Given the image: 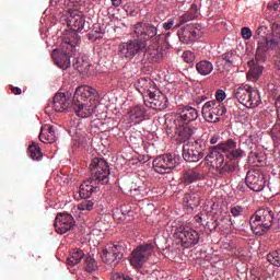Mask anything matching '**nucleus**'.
<instances>
[{
	"label": "nucleus",
	"instance_id": "nucleus-1",
	"mask_svg": "<svg viewBox=\"0 0 280 280\" xmlns=\"http://www.w3.org/2000/svg\"><path fill=\"white\" fill-rule=\"evenodd\" d=\"M91 177L84 180L79 188V196L86 200L91 198L100 187L97 185H106L108 176H110V168L108 162L104 159L94 158L90 164Z\"/></svg>",
	"mask_w": 280,
	"mask_h": 280
},
{
	"label": "nucleus",
	"instance_id": "nucleus-2",
	"mask_svg": "<svg viewBox=\"0 0 280 280\" xmlns=\"http://www.w3.org/2000/svg\"><path fill=\"white\" fill-rule=\"evenodd\" d=\"M271 31L272 35L270 39L267 37H260L258 39L255 58L248 65H264L268 60V54L273 51L276 54L275 63L280 70V25L272 24Z\"/></svg>",
	"mask_w": 280,
	"mask_h": 280
},
{
	"label": "nucleus",
	"instance_id": "nucleus-3",
	"mask_svg": "<svg viewBox=\"0 0 280 280\" xmlns=\"http://www.w3.org/2000/svg\"><path fill=\"white\" fill-rule=\"evenodd\" d=\"M98 97L100 94L97 93V90L89 85H81L77 88L72 98V106L75 115L83 119L91 117L97 108Z\"/></svg>",
	"mask_w": 280,
	"mask_h": 280
},
{
	"label": "nucleus",
	"instance_id": "nucleus-4",
	"mask_svg": "<svg viewBox=\"0 0 280 280\" xmlns=\"http://www.w3.org/2000/svg\"><path fill=\"white\" fill-rule=\"evenodd\" d=\"M275 224V211L270 208L258 209L249 219V226L255 235H266Z\"/></svg>",
	"mask_w": 280,
	"mask_h": 280
},
{
	"label": "nucleus",
	"instance_id": "nucleus-5",
	"mask_svg": "<svg viewBox=\"0 0 280 280\" xmlns=\"http://www.w3.org/2000/svg\"><path fill=\"white\" fill-rule=\"evenodd\" d=\"M224 154L219 151L215 147L209 149L208 154L206 155V161L212 164L215 167V171L221 176H226V174H233L237 170V163L233 160H224Z\"/></svg>",
	"mask_w": 280,
	"mask_h": 280
},
{
	"label": "nucleus",
	"instance_id": "nucleus-6",
	"mask_svg": "<svg viewBox=\"0 0 280 280\" xmlns=\"http://www.w3.org/2000/svg\"><path fill=\"white\" fill-rule=\"evenodd\" d=\"M234 97L246 108H257L261 104L259 91L250 85H245L234 90Z\"/></svg>",
	"mask_w": 280,
	"mask_h": 280
},
{
	"label": "nucleus",
	"instance_id": "nucleus-7",
	"mask_svg": "<svg viewBox=\"0 0 280 280\" xmlns=\"http://www.w3.org/2000/svg\"><path fill=\"white\" fill-rule=\"evenodd\" d=\"M202 117L210 124H218L220 117L226 115V107L218 101H208L201 109Z\"/></svg>",
	"mask_w": 280,
	"mask_h": 280
},
{
	"label": "nucleus",
	"instance_id": "nucleus-8",
	"mask_svg": "<svg viewBox=\"0 0 280 280\" xmlns=\"http://www.w3.org/2000/svg\"><path fill=\"white\" fill-rule=\"evenodd\" d=\"M205 150H207V143L202 139H197L191 144H186L183 148V159L188 163H198L205 158Z\"/></svg>",
	"mask_w": 280,
	"mask_h": 280
},
{
	"label": "nucleus",
	"instance_id": "nucleus-9",
	"mask_svg": "<svg viewBox=\"0 0 280 280\" xmlns=\"http://www.w3.org/2000/svg\"><path fill=\"white\" fill-rule=\"evenodd\" d=\"M133 33L136 37L142 43H145V40H152V43H159L161 40V36L158 35L159 30L153 24H148L143 22H138L133 26Z\"/></svg>",
	"mask_w": 280,
	"mask_h": 280
},
{
	"label": "nucleus",
	"instance_id": "nucleus-10",
	"mask_svg": "<svg viewBox=\"0 0 280 280\" xmlns=\"http://www.w3.org/2000/svg\"><path fill=\"white\" fill-rule=\"evenodd\" d=\"M148 47V44L140 39H130L126 43H122L118 46V54L120 58L126 60H132L137 54H141L143 49Z\"/></svg>",
	"mask_w": 280,
	"mask_h": 280
},
{
	"label": "nucleus",
	"instance_id": "nucleus-11",
	"mask_svg": "<svg viewBox=\"0 0 280 280\" xmlns=\"http://www.w3.org/2000/svg\"><path fill=\"white\" fill-rule=\"evenodd\" d=\"M154 253V245L152 243H147L138 246L131 253L130 264L133 268H143V264L150 259Z\"/></svg>",
	"mask_w": 280,
	"mask_h": 280
},
{
	"label": "nucleus",
	"instance_id": "nucleus-12",
	"mask_svg": "<svg viewBox=\"0 0 280 280\" xmlns=\"http://www.w3.org/2000/svg\"><path fill=\"white\" fill-rule=\"evenodd\" d=\"M198 19V5L191 4L190 9L184 13L178 19V23H176V18L168 19L166 22L163 23V30H178L180 25H185V23H189V21H194Z\"/></svg>",
	"mask_w": 280,
	"mask_h": 280
},
{
	"label": "nucleus",
	"instance_id": "nucleus-13",
	"mask_svg": "<svg viewBox=\"0 0 280 280\" xmlns=\"http://www.w3.org/2000/svg\"><path fill=\"white\" fill-rule=\"evenodd\" d=\"M124 246L121 245H115L113 243L107 244L102 255L104 264L117 266V264L124 259Z\"/></svg>",
	"mask_w": 280,
	"mask_h": 280
},
{
	"label": "nucleus",
	"instance_id": "nucleus-14",
	"mask_svg": "<svg viewBox=\"0 0 280 280\" xmlns=\"http://www.w3.org/2000/svg\"><path fill=\"white\" fill-rule=\"evenodd\" d=\"M213 148H217L219 152H223V154H225V159L229 161H236V159H242V154H244V151L237 148V142L231 138L223 143L214 145Z\"/></svg>",
	"mask_w": 280,
	"mask_h": 280
},
{
	"label": "nucleus",
	"instance_id": "nucleus-15",
	"mask_svg": "<svg viewBox=\"0 0 280 280\" xmlns=\"http://www.w3.org/2000/svg\"><path fill=\"white\" fill-rule=\"evenodd\" d=\"M177 238L184 248H191L200 242V234L191 228H179L177 230Z\"/></svg>",
	"mask_w": 280,
	"mask_h": 280
},
{
	"label": "nucleus",
	"instance_id": "nucleus-16",
	"mask_svg": "<svg viewBox=\"0 0 280 280\" xmlns=\"http://www.w3.org/2000/svg\"><path fill=\"white\" fill-rule=\"evenodd\" d=\"M176 167V159L172 154H163L153 160L156 174H170Z\"/></svg>",
	"mask_w": 280,
	"mask_h": 280
},
{
	"label": "nucleus",
	"instance_id": "nucleus-17",
	"mask_svg": "<svg viewBox=\"0 0 280 280\" xmlns=\"http://www.w3.org/2000/svg\"><path fill=\"white\" fill-rule=\"evenodd\" d=\"M245 183L252 191H264L266 177L261 174V171L254 168L247 172Z\"/></svg>",
	"mask_w": 280,
	"mask_h": 280
},
{
	"label": "nucleus",
	"instance_id": "nucleus-18",
	"mask_svg": "<svg viewBox=\"0 0 280 280\" xmlns=\"http://www.w3.org/2000/svg\"><path fill=\"white\" fill-rule=\"evenodd\" d=\"M198 109L189 105L179 107L175 115V124L194 125V121L198 119Z\"/></svg>",
	"mask_w": 280,
	"mask_h": 280
},
{
	"label": "nucleus",
	"instance_id": "nucleus-19",
	"mask_svg": "<svg viewBox=\"0 0 280 280\" xmlns=\"http://www.w3.org/2000/svg\"><path fill=\"white\" fill-rule=\"evenodd\" d=\"M73 226H75L73 215L68 212L57 214L55 219V231L59 233V235H65V233L71 231Z\"/></svg>",
	"mask_w": 280,
	"mask_h": 280
},
{
	"label": "nucleus",
	"instance_id": "nucleus-20",
	"mask_svg": "<svg viewBox=\"0 0 280 280\" xmlns=\"http://www.w3.org/2000/svg\"><path fill=\"white\" fill-rule=\"evenodd\" d=\"M75 51V45L71 42L62 43V54L55 60L59 69L67 70L71 67V56Z\"/></svg>",
	"mask_w": 280,
	"mask_h": 280
},
{
	"label": "nucleus",
	"instance_id": "nucleus-21",
	"mask_svg": "<svg viewBox=\"0 0 280 280\" xmlns=\"http://www.w3.org/2000/svg\"><path fill=\"white\" fill-rule=\"evenodd\" d=\"M67 12L70 14L69 23L72 25V30L74 32H82L84 30V18L78 14L79 11L75 9V4L73 2L68 3Z\"/></svg>",
	"mask_w": 280,
	"mask_h": 280
},
{
	"label": "nucleus",
	"instance_id": "nucleus-22",
	"mask_svg": "<svg viewBox=\"0 0 280 280\" xmlns=\"http://www.w3.org/2000/svg\"><path fill=\"white\" fill-rule=\"evenodd\" d=\"M198 130L194 125H187L183 122H175V135L177 136L178 141L186 143L189 141Z\"/></svg>",
	"mask_w": 280,
	"mask_h": 280
},
{
	"label": "nucleus",
	"instance_id": "nucleus-23",
	"mask_svg": "<svg viewBox=\"0 0 280 280\" xmlns=\"http://www.w3.org/2000/svg\"><path fill=\"white\" fill-rule=\"evenodd\" d=\"M163 56H165V50L159 46V43H153L144 51V58L148 62H161Z\"/></svg>",
	"mask_w": 280,
	"mask_h": 280
},
{
	"label": "nucleus",
	"instance_id": "nucleus-24",
	"mask_svg": "<svg viewBox=\"0 0 280 280\" xmlns=\"http://www.w3.org/2000/svg\"><path fill=\"white\" fill-rule=\"evenodd\" d=\"M149 100L150 108L154 110H165L167 108V97L161 94V92L150 91Z\"/></svg>",
	"mask_w": 280,
	"mask_h": 280
},
{
	"label": "nucleus",
	"instance_id": "nucleus-25",
	"mask_svg": "<svg viewBox=\"0 0 280 280\" xmlns=\"http://www.w3.org/2000/svg\"><path fill=\"white\" fill-rule=\"evenodd\" d=\"M48 106L54 108L56 113H65V110L69 108V100H67V95L65 93H57Z\"/></svg>",
	"mask_w": 280,
	"mask_h": 280
},
{
	"label": "nucleus",
	"instance_id": "nucleus-26",
	"mask_svg": "<svg viewBox=\"0 0 280 280\" xmlns=\"http://www.w3.org/2000/svg\"><path fill=\"white\" fill-rule=\"evenodd\" d=\"M177 36L180 43H184V45H189V43H194V40H196L198 33H196L194 26H186L177 32Z\"/></svg>",
	"mask_w": 280,
	"mask_h": 280
},
{
	"label": "nucleus",
	"instance_id": "nucleus-27",
	"mask_svg": "<svg viewBox=\"0 0 280 280\" xmlns=\"http://www.w3.org/2000/svg\"><path fill=\"white\" fill-rule=\"evenodd\" d=\"M145 113H148L145 106L137 105L130 107L127 115L129 117V121H135V124H139L140 121H143V119L145 118Z\"/></svg>",
	"mask_w": 280,
	"mask_h": 280
},
{
	"label": "nucleus",
	"instance_id": "nucleus-28",
	"mask_svg": "<svg viewBox=\"0 0 280 280\" xmlns=\"http://www.w3.org/2000/svg\"><path fill=\"white\" fill-rule=\"evenodd\" d=\"M39 140L42 143H56V131H54V126L44 125L39 133Z\"/></svg>",
	"mask_w": 280,
	"mask_h": 280
},
{
	"label": "nucleus",
	"instance_id": "nucleus-29",
	"mask_svg": "<svg viewBox=\"0 0 280 280\" xmlns=\"http://www.w3.org/2000/svg\"><path fill=\"white\" fill-rule=\"evenodd\" d=\"M197 180H202V173H200L198 168L184 172L182 177V183H184V185H191V183H196Z\"/></svg>",
	"mask_w": 280,
	"mask_h": 280
},
{
	"label": "nucleus",
	"instance_id": "nucleus-30",
	"mask_svg": "<svg viewBox=\"0 0 280 280\" xmlns=\"http://www.w3.org/2000/svg\"><path fill=\"white\" fill-rule=\"evenodd\" d=\"M183 205L188 209H196L200 206V196L196 192L186 194L183 198Z\"/></svg>",
	"mask_w": 280,
	"mask_h": 280
},
{
	"label": "nucleus",
	"instance_id": "nucleus-31",
	"mask_svg": "<svg viewBox=\"0 0 280 280\" xmlns=\"http://www.w3.org/2000/svg\"><path fill=\"white\" fill-rule=\"evenodd\" d=\"M73 145L77 148H84L91 141V138L86 135V132L77 129L75 135L72 138Z\"/></svg>",
	"mask_w": 280,
	"mask_h": 280
},
{
	"label": "nucleus",
	"instance_id": "nucleus-32",
	"mask_svg": "<svg viewBox=\"0 0 280 280\" xmlns=\"http://www.w3.org/2000/svg\"><path fill=\"white\" fill-rule=\"evenodd\" d=\"M196 71L199 73V75H210V73L213 71V63L209 60H201L196 63Z\"/></svg>",
	"mask_w": 280,
	"mask_h": 280
},
{
	"label": "nucleus",
	"instance_id": "nucleus-33",
	"mask_svg": "<svg viewBox=\"0 0 280 280\" xmlns=\"http://www.w3.org/2000/svg\"><path fill=\"white\" fill-rule=\"evenodd\" d=\"M137 86L139 91L142 89V91H147L148 95H150V91H154V86H156V84H154V81L150 78H140L138 79Z\"/></svg>",
	"mask_w": 280,
	"mask_h": 280
},
{
	"label": "nucleus",
	"instance_id": "nucleus-34",
	"mask_svg": "<svg viewBox=\"0 0 280 280\" xmlns=\"http://www.w3.org/2000/svg\"><path fill=\"white\" fill-rule=\"evenodd\" d=\"M28 153L33 161H40L43 159V151H40V147L36 142L28 145Z\"/></svg>",
	"mask_w": 280,
	"mask_h": 280
},
{
	"label": "nucleus",
	"instance_id": "nucleus-35",
	"mask_svg": "<svg viewBox=\"0 0 280 280\" xmlns=\"http://www.w3.org/2000/svg\"><path fill=\"white\" fill-rule=\"evenodd\" d=\"M83 257H84V252H82L81 249L73 250L67 259L68 266H78V264L82 261Z\"/></svg>",
	"mask_w": 280,
	"mask_h": 280
},
{
	"label": "nucleus",
	"instance_id": "nucleus-36",
	"mask_svg": "<svg viewBox=\"0 0 280 280\" xmlns=\"http://www.w3.org/2000/svg\"><path fill=\"white\" fill-rule=\"evenodd\" d=\"M267 260L269 264L280 267V249L269 253L267 255Z\"/></svg>",
	"mask_w": 280,
	"mask_h": 280
},
{
	"label": "nucleus",
	"instance_id": "nucleus-37",
	"mask_svg": "<svg viewBox=\"0 0 280 280\" xmlns=\"http://www.w3.org/2000/svg\"><path fill=\"white\" fill-rule=\"evenodd\" d=\"M223 60H225V65H235L237 62V56L236 54L233 52H225L222 55Z\"/></svg>",
	"mask_w": 280,
	"mask_h": 280
},
{
	"label": "nucleus",
	"instance_id": "nucleus-38",
	"mask_svg": "<svg viewBox=\"0 0 280 280\" xmlns=\"http://www.w3.org/2000/svg\"><path fill=\"white\" fill-rule=\"evenodd\" d=\"M230 213L232 218H240L241 215H244V207L232 206L230 209Z\"/></svg>",
	"mask_w": 280,
	"mask_h": 280
},
{
	"label": "nucleus",
	"instance_id": "nucleus-39",
	"mask_svg": "<svg viewBox=\"0 0 280 280\" xmlns=\"http://www.w3.org/2000/svg\"><path fill=\"white\" fill-rule=\"evenodd\" d=\"M95 203L92 200H83L79 203L80 211H93Z\"/></svg>",
	"mask_w": 280,
	"mask_h": 280
},
{
	"label": "nucleus",
	"instance_id": "nucleus-40",
	"mask_svg": "<svg viewBox=\"0 0 280 280\" xmlns=\"http://www.w3.org/2000/svg\"><path fill=\"white\" fill-rule=\"evenodd\" d=\"M182 58L185 60V62L190 65L194 62V60H196V55L191 50H186L183 52Z\"/></svg>",
	"mask_w": 280,
	"mask_h": 280
},
{
	"label": "nucleus",
	"instance_id": "nucleus-41",
	"mask_svg": "<svg viewBox=\"0 0 280 280\" xmlns=\"http://www.w3.org/2000/svg\"><path fill=\"white\" fill-rule=\"evenodd\" d=\"M96 265H95V259H93L91 256L85 258V270L88 272H93L95 270Z\"/></svg>",
	"mask_w": 280,
	"mask_h": 280
},
{
	"label": "nucleus",
	"instance_id": "nucleus-42",
	"mask_svg": "<svg viewBox=\"0 0 280 280\" xmlns=\"http://www.w3.org/2000/svg\"><path fill=\"white\" fill-rule=\"evenodd\" d=\"M241 35L244 40H250V38H253V31H250L248 27H243L241 30Z\"/></svg>",
	"mask_w": 280,
	"mask_h": 280
},
{
	"label": "nucleus",
	"instance_id": "nucleus-43",
	"mask_svg": "<svg viewBox=\"0 0 280 280\" xmlns=\"http://www.w3.org/2000/svg\"><path fill=\"white\" fill-rule=\"evenodd\" d=\"M135 196H139L140 198H143L148 196V189H145V186H139L138 188L133 189Z\"/></svg>",
	"mask_w": 280,
	"mask_h": 280
},
{
	"label": "nucleus",
	"instance_id": "nucleus-44",
	"mask_svg": "<svg viewBox=\"0 0 280 280\" xmlns=\"http://www.w3.org/2000/svg\"><path fill=\"white\" fill-rule=\"evenodd\" d=\"M215 100L219 104H222L226 100V93L223 90H218L215 92Z\"/></svg>",
	"mask_w": 280,
	"mask_h": 280
},
{
	"label": "nucleus",
	"instance_id": "nucleus-45",
	"mask_svg": "<svg viewBox=\"0 0 280 280\" xmlns=\"http://www.w3.org/2000/svg\"><path fill=\"white\" fill-rule=\"evenodd\" d=\"M112 280H135V279L122 273H114L112 277Z\"/></svg>",
	"mask_w": 280,
	"mask_h": 280
},
{
	"label": "nucleus",
	"instance_id": "nucleus-46",
	"mask_svg": "<svg viewBox=\"0 0 280 280\" xmlns=\"http://www.w3.org/2000/svg\"><path fill=\"white\" fill-rule=\"evenodd\" d=\"M11 92L13 93V95H21V93H23V91L21 90V88H16L14 85H9Z\"/></svg>",
	"mask_w": 280,
	"mask_h": 280
},
{
	"label": "nucleus",
	"instance_id": "nucleus-47",
	"mask_svg": "<svg viewBox=\"0 0 280 280\" xmlns=\"http://www.w3.org/2000/svg\"><path fill=\"white\" fill-rule=\"evenodd\" d=\"M218 141H220V135H213V136L210 138V143H211V145H215V143H218Z\"/></svg>",
	"mask_w": 280,
	"mask_h": 280
},
{
	"label": "nucleus",
	"instance_id": "nucleus-48",
	"mask_svg": "<svg viewBox=\"0 0 280 280\" xmlns=\"http://www.w3.org/2000/svg\"><path fill=\"white\" fill-rule=\"evenodd\" d=\"M74 69H77V71H82V66H80V59H77V62L73 63Z\"/></svg>",
	"mask_w": 280,
	"mask_h": 280
},
{
	"label": "nucleus",
	"instance_id": "nucleus-49",
	"mask_svg": "<svg viewBox=\"0 0 280 280\" xmlns=\"http://www.w3.org/2000/svg\"><path fill=\"white\" fill-rule=\"evenodd\" d=\"M112 5H115V8H119L121 5V0H112Z\"/></svg>",
	"mask_w": 280,
	"mask_h": 280
},
{
	"label": "nucleus",
	"instance_id": "nucleus-50",
	"mask_svg": "<svg viewBox=\"0 0 280 280\" xmlns=\"http://www.w3.org/2000/svg\"><path fill=\"white\" fill-rule=\"evenodd\" d=\"M273 10L275 12H277V10H280V0L273 2Z\"/></svg>",
	"mask_w": 280,
	"mask_h": 280
},
{
	"label": "nucleus",
	"instance_id": "nucleus-51",
	"mask_svg": "<svg viewBox=\"0 0 280 280\" xmlns=\"http://www.w3.org/2000/svg\"><path fill=\"white\" fill-rule=\"evenodd\" d=\"M172 36V33H166L165 35H164V40H165V43L167 44V45H170V37Z\"/></svg>",
	"mask_w": 280,
	"mask_h": 280
},
{
	"label": "nucleus",
	"instance_id": "nucleus-52",
	"mask_svg": "<svg viewBox=\"0 0 280 280\" xmlns=\"http://www.w3.org/2000/svg\"><path fill=\"white\" fill-rule=\"evenodd\" d=\"M273 8H275V2H269V3L267 4V9H268V10H273Z\"/></svg>",
	"mask_w": 280,
	"mask_h": 280
},
{
	"label": "nucleus",
	"instance_id": "nucleus-53",
	"mask_svg": "<svg viewBox=\"0 0 280 280\" xmlns=\"http://www.w3.org/2000/svg\"><path fill=\"white\" fill-rule=\"evenodd\" d=\"M195 219H196V222H202V217H200V214H197Z\"/></svg>",
	"mask_w": 280,
	"mask_h": 280
},
{
	"label": "nucleus",
	"instance_id": "nucleus-54",
	"mask_svg": "<svg viewBox=\"0 0 280 280\" xmlns=\"http://www.w3.org/2000/svg\"><path fill=\"white\" fill-rule=\"evenodd\" d=\"M120 211H122L124 215H126V213H128V210H124V207L120 208Z\"/></svg>",
	"mask_w": 280,
	"mask_h": 280
},
{
	"label": "nucleus",
	"instance_id": "nucleus-55",
	"mask_svg": "<svg viewBox=\"0 0 280 280\" xmlns=\"http://www.w3.org/2000/svg\"><path fill=\"white\" fill-rule=\"evenodd\" d=\"M218 220L214 221V229H218Z\"/></svg>",
	"mask_w": 280,
	"mask_h": 280
},
{
	"label": "nucleus",
	"instance_id": "nucleus-56",
	"mask_svg": "<svg viewBox=\"0 0 280 280\" xmlns=\"http://www.w3.org/2000/svg\"><path fill=\"white\" fill-rule=\"evenodd\" d=\"M230 222H231L232 226H235V222L233 221V219H230Z\"/></svg>",
	"mask_w": 280,
	"mask_h": 280
}]
</instances>
